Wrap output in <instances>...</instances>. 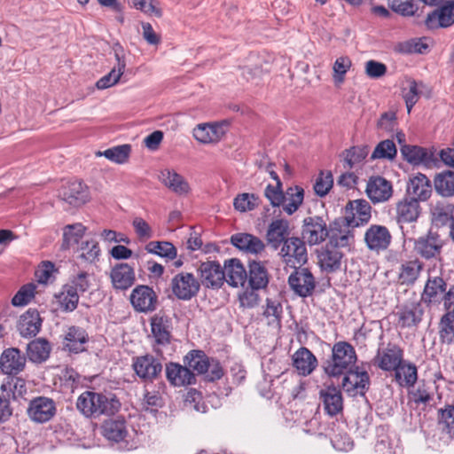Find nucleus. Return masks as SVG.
<instances>
[{
    "instance_id": "obj_11",
    "label": "nucleus",
    "mask_w": 454,
    "mask_h": 454,
    "mask_svg": "<svg viewBox=\"0 0 454 454\" xmlns=\"http://www.w3.org/2000/svg\"><path fill=\"white\" fill-rule=\"evenodd\" d=\"M365 192L373 204L388 201L394 193L392 183L381 176L369 177Z\"/></svg>"
},
{
    "instance_id": "obj_38",
    "label": "nucleus",
    "mask_w": 454,
    "mask_h": 454,
    "mask_svg": "<svg viewBox=\"0 0 454 454\" xmlns=\"http://www.w3.org/2000/svg\"><path fill=\"white\" fill-rule=\"evenodd\" d=\"M231 243L242 251L254 254L262 253L265 248V245L260 238L249 233L232 235Z\"/></svg>"
},
{
    "instance_id": "obj_53",
    "label": "nucleus",
    "mask_w": 454,
    "mask_h": 454,
    "mask_svg": "<svg viewBox=\"0 0 454 454\" xmlns=\"http://www.w3.org/2000/svg\"><path fill=\"white\" fill-rule=\"evenodd\" d=\"M260 203V198L254 193L243 192L238 194L233 200L235 210L245 213L255 209Z\"/></svg>"
},
{
    "instance_id": "obj_48",
    "label": "nucleus",
    "mask_w": 454,
    "mask_h": 454,
    "mask_svg": "<svg viewBox=\"0 0 454 454\" xmlns=\"http://www.w3.org/2000/svg\"><path fill=\"white\" fill-rule=\"evenodd\" d=\"M403 159L412 165L427 164L431 160V154L420 146L403 145L401 146Z\"/></svg>"
},
{
    "instance_id": "obj_34",
    "label": "nucleus",
    "mask_w": 454,
    "mask_h": 454,
    "mask_svg": "<svg viewBox=\"0 0 454 454\" xmlns=\"http://www.w3.org/2000/svg\"><path fill=\"white\" fill-rule=\"evenodd\" d=\"M343 254L340 248L326 243L318 254V263L321 269L326 272H333L340 269Z\"/></svg>"
},
{
    "instance_id": "obj_40",
    "label": "nucleus",
    "mask_w": 454,
    "mask_h": 454,
    "mask_svg": "<svg viewBox=\"0 0 454 454\" xmlns=\"http://www.w3.org/2000/svg\"><path fill=\"white\" fill-rule=\"evenodd\" d=\"M159 178L166 187L178 195L187 194L190 192L188 182L175 170L163 169Z\"/></svg>"
},
{
    "instance_id": "obj_64",
    "label": "nucleus",
    "mask_w": 454,
    "mask_h": 454,
    "mask_svg": "<svg viewBox=\"0 0 454 454\" xmlns=\"http://www.w3.org/2000/svg\"><path fill=\"white\" fill-rule=\"evenodd\" d=\"M258 289L247 288L239 294V307L243 309H251L258 306L260 296L256 293Z\"/></svg>"
},
{
    "instance_id": "obj_51",
    "label": "nucleus",
    "mask_w": 454,
    "mask_h": 454,
    "mask_svg": "<svg viewBox=\"0 0 454 454\" xmlns=\"http://www.w3.org/2000/svg\"><path fill=\"white\" fill-rule=\"evenodd\" d=\"M423 269V262L418 259L405 262L401 265L399 271V280L402 284L411 285L419 278Z\"/></svg>"
},
{
    "instance_id": "obj_58",
    "label": "nucleus",
    "mask_w": 454,
    "mask_h": 454,
    "mask_svg": "<svg viewBox=\"0 0 454 454\" xmlns=\"http://www.w3.org/2000/svg\"><path fill=\"white\" fill-rule=\"evenodd\" d=\"M367 146H353L344 152L345 168H352L356 164L361 162L368 155Z\"/></svg>"
},
{
    "instance_id": "obj_9",
    "label": "nucleus",
    "mask_w": 454,
    "mask_h": 454,
    "mask_svg": "<svg viewBox=\"0 0 454 454\" xmlns=\"http://www.w3.org/2000/svg\"><path fill=\"white\" fill-rule=\"evenodd\" d=\"M56 411L55 402L51 398L37 396L29 402L27 412L32 421L42 424L50 421Z\"/></svg>"
},
{
    "instance_id": "obj_25",
    "label": "nucleus",
    "mask_w": 454,
    "mask_h": 454,
    "mask_svg": "<svg viewBox=\"0 0 454 454\" xmlns=\"http://www.w3.org/2000/svg\"><path fill=\"white\" fill-rule=\"evenodd\" d=\"M325 412L333 417L343 410V398L339 387L331 385L325 386L319 392Z\"/></svg>"
},
{
    "instance_id": "obj_33",
    "label": "nucleus",
    "mask_w": 454,
    "mask_h": 454,
    "mask_svg": "<svg viewBox=\"0 0 454 454\" xmlns=\"http://www.w3.org/2000/svg\"><path fill=\"white\" fill-rule=\"evenodd\" d=\"M293 365L300 375L308 376L317 366V359L307 348L301 347L293 355Z\"/></svg>"
},
{
    "instance_id": "obj_35",
    "label": "nucleus",
    "mask_w": 454,
    "mask_h": 454,
    "mask_svg": "<svg viewBox=\"0 0 454 454\" xmlns=\"http://www.w3.org/2000/svg\"><path fill=\"white\" fill-rule=\"evenodd\" d=\"M225 281L233 287L244 286L247 278V272L237 258H232L224 262Z\"/></svg>"
},
{
    "instance_id": "obj_19",
    "label": "nucleus",
    "mask_w": 454,
    "mask_h": 454,
    "mask_svg": "<svg viewBox=\"0 0 454 454\" xmlns=\"http://www.w3.org/2000/svg\"><path fill=\"white\" fill-rule=\"evenodd\" d=\"M443 242L439 234L429 231L426 236L414 241V251L425 259L436 257L441 254Z\"/></svg>"
},
{
    "instance_id": "obj_32",
    "label": "nucleus",
    "mask_w": 454,
    "mask_h": 454,
    "mask_svg": "<svg viewBox=\"0 0 454 454\" xmlns=\"http://www.w3.org/2000/svg\"><path fill=\"white\" fill-rule=\"evenodd\" d=\"M42 326V318L35 309H29L22 314L18 322V331L23 337L35 336Z\"/></svg>"
},
{
    "instance_id": "obj_62",
    "label": "nucleus",
    "mask_w": 454,
    "mask_h": 454,
    "mask_svg": "<svg viewBox=\"0 0 454 454\" xmlns=\"http://www.w3.org/2000/svg\"><path fill=\"white\" fill-rule=\"evenodd\" d=\"M35 286L32 283L22 286L12 299V304L21 307L28 304L35 296Z\"/></svg>"
},
{
    "instance_id": "obj_43",
    "label": "nucleus",
    "mask_w": 454,
    "mask_h": 454,
    "mask_svg": "<svg viewBox=\"0 0 454 454\" xmlns=\"http://www.w3.org/2000/svg\"><path fill=\"white\" fill-rule=\"evenodd\" d=\"M169 327V320L167 317L156 314L151 318L152 333L158 345L165 346L170 343Z\"/></svg>"
},
{
    "instance_id": "obj_8",
    "label": "nucleus",
    "mask_w": 454,
    "mask_h": 454,
    "mask_svg": "<svg viewBox=\"0 0 454 454\" xmlns=\"http://www.w3.org/2000/svg\"><path fill=\"white\" fill-rule=\"evenodd\" d=\"M290 288L301 297L310 296L316 287V279L307 268L295 266L288 278Z\"/></svg>"
},
{
    "instance_id": "obj_7",
    "label": "nucleus",
    "mask_w": 454,
    "mask_h": 454,
    "mask_svg": "<svg viewBox=\"0 0 454 454\" xmlns=\"http://www.w3.org/2000/svg\"><path fill=\"white\" fill-rule=\"evenodd\" d=\"M370 386V377L366 371L356 367L345 372L341 387L350 396L364 395Z\"/></svg>"
},
{
    "instance_id": "obj_46",
    "label": "nucleus",
    "mask_w": 454,
    "mask_h": 454,
    "mask_svg": "<svg viewBox=\"0 0 454 454\" xmlns=\"http://www.w3.org/2000/svg\"><path fill=\"white\" fill-rule=\"evenodd\" d=\"M395 380L401 387H412L418 380V370L415 364L403 361L395 370Z\"/></svg>"
},
{
    "instance_id": "obj_4",
    "label": "nucleus",
    "mask_w": 454,
    "mask_h": 454,
    "mask_svg": "<svg viewBox=\"0 0 454 454\" xmlns=\"http://www.w3.org/2000/svg\"><path fill=\"white\" fill-rule=\"evenodd\" d=\"M282 261L288 266L295 268L306 263L308 253L305 242L298 237H290L281 246L278 253Z\"/></svg>"
},
{
    "instance_id": "obj_15",
    "label": "nucleus",
    "mask_w": 454,
    "mask_h": 454,
    "mask_svg": "<svg viewBox=\"0 0 454 454\" xmlns=\"http://www.w3.org/2000/svg\"><path fill=\"white\" fill-rule=\"evenodd\" d=\"M364 239L369 250L380 253L388 248L392 241V235L386 226L372 224L365 231Z\"/></svg>"
},
{
    "instance_id": "obj_52",
    "label": "nucleus",
    "mask_w": 454,
    "mask_h": 454,
    "mask_svg": "<svg viewBox=\"0 0 454 454\" xmlns=\"http://www.w3.org/2000/svg\"><path fill=\"white\" fill-rule=\"evenodd\" d=\"M85 231L86 227L80 223L67 225L63 231L62 249H69L71 247L77 244L83 237Z\"/></svg>"
},
{
    "instance_id": "obj_63",
    "label": "nucleus",
    "mask_w": 454,
    "mask_h": 454,
    "mask_svg": "<svg viewBox=\"0 0 454 454\" xmlns=\"http://www.w3.org/2000/svg\"><path fill=\"white\" fill-rule=\"evenodd\" d=\"M333 184V175L330 171H321L314 184V191L319 197L325 196Z\"/></svg>"
},
{
    "instance_id": "obj_60",
    "label": "nucleus",
    "mask_w": 454,
    "mask_h": 454,
    "mask_svg": "<svg viewBox=\"0 0 454 454\" xmlns=\"http://www.w3.org/2000/svg\"><path fill=\"white\" fill-rule=\"evenodd\" d=\"M264 196L268 199L273 207H280L286 200L282 183L278 184H268L264 190Z\"/></svg>"
},
{
    "instance_id": "obj_3",
    "label": "nucleus",
    "mask_w": 454,
    "mask_h": 454,
    "mask_svg": "<svg viewBox=\"0 0 454 454\" xmlns=\"http://www.w3.org/2000/svg\"><path fill=\"white\" fill-rule=\"evenodd\" d=\"M0 423L7 421L12 415L10 399L24 397L27 392V382L19 377H6L0 386Z\"/></svg>"
},
{
    "instance_id": "obj_37",
    "label": "nucleus",
    "mask_w": 454,
    "mask_h": 454,
    "mask_svg": "<svg viewBox=\"0 0 454 454\" xmlns=\"http://www.w3.org/2000/svg\"><path fill=\"white\" fill-rule=\"evenodd\" d=\"M111 279L114 288L125 290L130 287L136 279L133 267L128 263H119L111 271Z\"/></svg>"
},
{
    "instance_id": "obj_29",
    "label": "nucleus",
    "mask_w": 454,
    "mask_h": 454,
    "mask_svg": "<svg viewBox=\"0 0 454 454\" xmlns=\"http://www.w3.org/2000/svg\"><path fill=\"white\" fill-rule=\"evenodd\" d=\"M247 272L249 287L262 290L268 286L270 275L264 262L251 261Z\"/></svg>"
},
{
    "instance_id": "obj_61",
    "label": "nucleus",
    "mask_w": 454,
    "mask_h": 454,
    "mask_svg": "<svg viewBox=\"0 0 454 454\" xmlns=\"http://www.w3.org/2000/svg\"><path fill=\"white\" fill-rule=\"evenodd\" d=\"M440 338L447 344L454 343V316L443 315L440 321Z\"/></svg>"
},
{
    "instance_id": "obj_56",
    "label": "nucleus",
    "mask_w": 454,
    "mask_h": 454,
    "mask_svg": "<svg viewBox=\"0 0 454 454\" xmlns=\"http://www.w3.org/2000/svg\"><path fill=\"white\" fill-rule=\"evenodd\" d=\"M397 149L393 140L386 139L380 142L372 153V159L394 160L396 156Z\"/></svg>"
},
{
    "instance_id": "obj_47",
    "label": "nucleus",
    "mask_w": 454,
    "mask_h": 454,
    "mask_svg": "<svg viewBox=\"0 0 454 454\" xmlns=\"http://www.w3.org/2000/svg\"><path fill=\"white\" fill-rule=\"evenodd\" d=\"M59 308L63 312H72L78 305L80 295L73 290V287L64 285L61 291L55 294Z\"/></svg>"
},
{
    "instance_id": "obj_55",
    "label": "nucleus",
    "mask_w": 454,
    "mask_h": 454,
    "mask_svg": "<svg viewBox=\"0 0 454 454\" xmlns=\"http://www.w3.org/2000/svg\"><path fill=\"white\" fill-rule=\"evenodd\" d=\"M145 250L168 259L176 257V248L172 243L167 241H151L145 246Z\"/></svg>"
},
{
    "instance_id": "obj_54",
    "label": "nucleus",
    "mask_w": 454,
    "mask_h": 454,
    "mask_svg": "<svg viewBox=\"0 0 454 454\" xmlns=\"http://www.w3.org/2000/svg\"><path fill=\"white\" fill-rule=\"evenodd\" d=\"M130 152L131 146L125 144L106 149L103 153L98 152L97 155L105 156L113 162L122 164L128 160Z\"/></svg>"
},
{
    "instance_id": "obj_28",
    "label": "nucleus",
    "mask_w": 454,
    "mask_h": 454,
    "mask_svg": "<svg viewBox=\"0 0 454 454\" xmlns=\"http://www.w3.org/2000/svg\"><path fill=\"white\" fill-rule=\"evenodd\" d=\"M420 205L418 200L411 197H404L397 201L395 205V217L399 223H413L417 221L420 215Z\"/></svg>"
},
{
    "instance_id": "obj_1",
    "label": "nucleus",
    "mask_w": 454,
    "mask_h": 454,
    "mask_svg": "<svg viewBox=\"0 0 454 454\" xmlns=\"http://www.w3.org/2000/svg\"><path fill=\"white\" fill-rule=\"evenodd\" d=\"M76 408L85 417L97 419L115 414L121 403L113 393L84 391L77 398Z\"/></svg>"
},
{
    "instance_id": "obj_59",
    "label": "nucleus",
    "mask_w": 454,
    "mask_h": 454,
    "mask_svg": "<svg viewBox=\"0 0 454 454\" xmlns=\"http://www.w3.org/2000/svg\"><path fill=\"white\" fill-rule=\"evenodd\" d=\"M439 426L449 435H454V406L448 405L439 411Z\"/></svg>"
},
{
    "instance_id": "obj_17",
    "label": "nucleus",
    "mask_w": 454,
    "mask_h": 454,
    "mask_svg": "<svg viewBox=\"0 0 454 454\" xmlns=\"http://www.w3.org/2000/svg\"><path fill=\"white\" fill-rule=\"evenodd\" d=\"M198 270L200 282L207 288H219L225 281V273L217 262L207 261L202 262Z\"/></svg>"
},
{
    "instance_id": "obj_2",
    "label": "nucleus",
    "mask_w": 454,
    "mask_h": 454,
    "mask_svg": "<svg viewBox=\"0 0 454 454\" xmlns=\"http://www.w3.org/2000/svg\"><path fill=\"white\" fill-rule=\"evenodd\" d=\"M357 356L354 347L347 341H338L332 348V355L325 363V372L330 377H339L353 368Z\"/></svg>"
},
{
    "instance_id": "obj_22",
    "label": "nucleus",
    "mask_w": 454,
    "mask_h": 454,
    "mask_svg": "<svg viewBox=\"0 0 454 454\" xmlns=\"http://www.w3.org/2000/svg\"><path fill=\"white\" fill-rule=\"evenodd\" d=\"M60 196L69 205L80 207L89 200L90 192L82 181H74L62 187Z\"/></svg>"
},
{
    "instance_id": "obj_57",
    "label": "nucleus",
    "mask_w": 454,
    "mask_h": 454,
    "mask_svg": "<svg viewBox=\"0 0 454 454\" xmlns=\"http://www.w3.org/2000/svg\"><path fill=\"white\" fill-rule=\"evenodd\" d=\"M352 66V61L348 56H340L336 59L333 66V79L335 83H342L345 75Z\"/></svg>"
},
{
    "instance_id": "obj_21",
    "label": "nucleus",
    "mask_w": 454,
    "mask_h": 454,
    "mask_svg": "<svg viewBox=\"0 0 454 454\" xmlns=\"http://www.w3.org/2000/svg\"><path fill=\"white\" fill-rule=\"evenodd\" d=\"M89 334L85 329L80 326L72 325L63 339V349L69 353L79 354L86 350V344L89 342Z\"/></svg>"
},
{
    "instance_id": "obj_49",
    "label": "nucleus",
    "mask_w": 454,
    "mask_h": 454,
    "mask_svg": "<svg viewBox=\"0 0 454 454\" xmlns=\"http://www.w3.org/2000/svg\"><path fill=\"white\" fill-rule=\"evenodd\" d=\"M285 195L286 200L281 206L283 207V210L287 215H291L301 206L304 200V190L301 187L295 185L287 188Z\"/></svg>"
},
{
    "instance_id": "obj_27",
    "label": "nucleus",
    "mask_w": 454,
    "mask_h": 454,
    "mask_svg": "<svg viewBox=\"0 0 454 454\" xmlns=\"http://www.w3.org/2000/svg\"><path fill=\"white\" fill-rule=\"evenodd\" d=\"M407 192L412 195V199L418 201L427 200L432 194V184L429 178L422 174L417 173L410 177L407 184Z\"/></svg>"
},
{
    "instance_id": "obj_41",
    "label": "nucleus",
    "mask_w": 454,
    "mask_h": 454,
    "mask_svg": "<svg viewBox=\"0 0 454 454\" xmlns=\"http://www.w3.org/2000/svg\"><path fill=\"white\" fill-rule=\"evenodd\" d=\"M424 310L419 302L404 305L398 312V323L402 327L417 325L422 319Z\"/></svg>"
},
{
    "instance_id": "obj_45",
    "label": "nucleus",
    "mask_w": 454,
    "mask_h": 454,
    "mask_svg": "<svg viewBox=\"0 0 454 454\" xmlns=\"http://www.w3.org/2000/svg\"><path fill=\"white\" fill-rule=\"evenodd\" d=\"M432 222L436 226L450 224L454 217V203L437 201L431 209Z\"/></svg>"
},
{
    "instance_id": "obj_31",
    "label": "nucleus",
    "mask_w": 454,
    "mask_h": 454,
    "mask_svg": "<svg viewBox=\"0 0 454 454\" xmlns=\"http://www.w3.org/2000/svg\"><path fill=\"white\" fill-rule=\"evenodd\" d=\"M224 134L223 126L218 123H202L193 129L194 138L201 144L218 143Z\"/></svg>"
},
{
    "instance_id": "obj_23",
    "label": "nucleus",
    "mask_w": 454,
    "mask_h": 454,
    "mask_svg": "<svg viewBox=\"0 0 454 454\" xmlns=\"http://www.w3.org/2000/svg\"><path fill=\"white\" fill-rule=\"evenodd\" d=\"M372 207L365 200H356L349 201L346 206V215L343 217L348 221L352 220L354 226L364 225L372 216Z\"/></svg>"
},
{
    "instance_id": "obj_42",
    "label": "nucleus",
    "mask_w": 454,
    "mask_h": 454,
    "mask_svg": "<svg viewBox=\"0 0 454 454\" xmlns=\"http://www.w3.org/2000/svg\"><path fill=\"white\" fill-rule=\"evenodd\" d=\"M262 317L265 320L267 325L275 328L281 326L283 316V307L281 302L275 298H266L265 304L262 307Z\"/></svg>"
},
{
    "instance_id": "obj_10",
    "label": "nucleus",
    "mask_w": 454,
    "mask_h": 454,
    "mask_svg": "<svg viewBox=\"0 0 454 454\" xmlns=\"http://www.w3.org/2000/svg\"><path fill=\"white\" fill-rule=\"evenodd\" d=\"M129 300L134 309L137 312H153L157 308L158 296L153 289L148 286L140 285L135 287L130 294Z\"/></svg>"
},
{
    "instance_id": "obj_16",
    "label": "nucleus",
    "mask_w": 454,
    "mask_h": 454,
    "mask_svg": "<svg viewBox=\"0 0 454 454\" xmlns=\"http://www.w3.org/2000/svg\"><path fill=\"white\" fill-rule=\"evenodd\" d=\"M325 221L321 216H309L303 221L302 236L309 245H317L325 241L328 236Z\"/></svg>"
},
{
    "instance_id": "obj_30",
    "label": "nucleus",
    "mask_w": 454,
    "mask_h": 454,
    "mask_svg": "<svg viewBox=\"0 0 454 454\" xmlns=\"http://www.w3.org/2000/svg\"><path fill=\"white\" fill-rule=\"evenodd\" d=\"M166 377L175 387H183L195 383L194 373L185 365L177 363L166 364Z\"/></svg>"
},
{
    "instance_id": "obj_14",
    "label": "nucleus",
    "mask_w": 454,
    "mask_h": 454,
    "mask_svg": "<svg viewBox=\"0 0 454 454\" xmlns=\"http://www.w3.org/2000/svg\"><path fill=\"white\" fill-rule=\"evenodd\" d=\"M403 350L395 343H387L386 347L379 348L373 361L380 369L394 371L403 361Z\"/></svg>"
},
{
    "instance_id": "obj_18",
    "label": "nucleus",
    "mask_w": 454,
    "mask_h": 454,
    "mask_svg": "<svg viewBox=\"0 0 454 454\" xmlns=\"http://www.w3.org/2000/svg\"><path fill=\"white\" fill-rule=\"evenodd\" d=\"M27 358L17 348H9L0 356V368L8 377L21 372L26 366Z\"/></svg>"
},
{
    "instance_id": "obj_26",
    "label": "nucleus",
    "mask_w": 454,
    "mask_h": 454,
    "mask_svg": "<svg viewBox=\"0 0 454 454\" xmlns=\"http://www.w3.org/2000/svg\"><path fill=\"white\" fill-rule=\"evenodd\" d=\"M447 283L442 277H428L422 295V301L427 304L443 301V296L447 292Z\"/></svg>"
},
{
    "instance_id": "obj_20",
    "label": "nucleus",
    "mask_w": 454,
    "mask_h": 454,
    "mask_svg": "<svg viewBox=\"0 0 454 454\" xmlns=\"http://www.w3.org/2000/svg\"><path fill=\"white\" fill-rule=\"evenodd\" d=\"M116 65L106 75L101 77L96 83L98 90H105L115 85L121 79L126 67V61L123 48L116 43L114 46Z\"/></svg>"
},
{
    "instance_id": "obj_36",
    "label": "nucleus",
    "mask_w": 454,
    "mask_h": 454,
    "mask_svg": "<svg viewBox=\"0 0 454 454\" xmlns=\"http://www.w3.org/2000/svg\"><path fill=\"white\" fill-rule=\"evenodd\" d=\"M101 434L112 442L123 441L128 434L126 420L121 417L105 420L101 426Z\"/></svg>"
},
{
    "instance_id": "obj_13",
    "label": "nucleus",
    "mask_w": 454,
    "mask_h": 454,
    "mask_svg": "<svg viewBox=\"0 0 454 454\" xmlns=\"http://www.w3.org/2000/svg\"><path fill=\"white\" fill-rule=\"evenodd\" d=\"M454 24V0L445 1L427 15L425 25L430 30L446 28Z\"/></svg>"
},
{
    "instance_id": "obj_5",
    "label": "nucleus",
    "mask_w": 454,
    "mask_h": 454,
    "mask_svg": "<svg viewBox=\"0 0 454 454\" xmlns=\"http://www.w3.org/2000/svg\"><path fill=\"white\" fill-rule=\"evenodd\" d=\"M354 222L341 217L334 220L328 230L329 241L327 243L340 247H347L355 242Z\"/></svg>"
},
{
    "instance_id": "obj_50",
    "label": "nucleus",
    "mask_w": 454,
    "mask_h": 454,
    "mask_svg": "<svg viewBox=\"0 0 454 454\" xmlns=\"http://www.w3.org/2000/svg\"><path fill=\"white\" fill-rule=\"evenodd\" d=\"M209 359L203 351L192 350L184 356V362L190 370L203 374L208 371Z\"/></svg>"
},
{
    "instance_id": "obj_39",
    "label": "nucleus",
    "mask_w": 454,
    "mask_h": 454,
    "mask_svg": "<svg viewBox=\"0 0 454 454\" xmlns=\"http://www.w3.org/2000/svg\"><path fill=\"white\" fill-rule=\"evenodd\" d=\"M51 344L44 338H37L27 345V356L30 362L42 364L48 360L51 352Z\"/></svg>"
},
{
    "instance_id": "obj_12",
    "label": "nucleus",
    "mask_w": 454,
    "mask_h": 454,
    "mask_svg": "<svg viewBox=\"0 0 454 454\" xmlns=\"http://www.w3.org/2000/svg\"><path fill=\"white\" fill-rule=\"evenodd\" d=\"M132 367L136 374L144 381L153 382L162 372V364L152 355L137 356L133 359Z\"/></svg>"
},
{
    "instance_id": "obj_44",
    "label": "nucleus",
    "mask_w": 454,
    "mask_h": 454,
    "mask_svg": "<svg viewBox=\"0 0 454 454\" xmlns=\"http://www.w3.org/2000/svg\"><path fill=\"white\" fill-rule=\"evenodd\" d=\"M433 183L438 195L442 198L454 197V171L443 170L435 174Z\"/></svg>"
},
{
    "instance_id": "obj_6",
    "label": "nucleus",
    "mask_w": 454,
    "mask_h": 454,
    "mask_svg": "<svg viewBox=\"0 0 454 454\" xmlns=\"http://www.w3.org/2000/svg\"><path fill=\"white\" fill-rule=\"evenodd\" d=\"M170 286L177 299L189 301L198 294L200 284L192 273L180 272L173 277Z\"/></svg>"
},
{
    "instance_id": "obj_24",
    "label": "nucleus",
    "mask_w": 454,
    "mask_h": 454,
    "mask_svg": "<svg viewBox=\"0 0 454 454\" xmlns=\"http://www.w3.org/2000/svg\"><path fill=\"white\" fill-rule=\"evenodd\" d=\"M290 223L286 219H275L268 226L266 239L274 249L281 247L290 238Z\"/></svg>"
}]
</instances>
